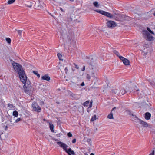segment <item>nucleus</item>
<instances>
[{
	"label": "nucleus",
	"mask_w": 155,
	"mask_h": 155,
	"mask_svg": "<svg viewBox=\"0 0 155 155\" xmlns=\"http://www.w3.org/2000/svg\"><path fill=\"white\" fill-rule=\"evenodd\" d=\"M57 144L59 145L60 147L63 148L64 150L68 155H71L75 154L74 152L72 150L71 148H69L68 150L67 149V147L68 146L64 143L61 142H58Z\"/></svg>",
	"instance_id": "obj_1"
},
{
	"label": "nucleus",
	"mask_w": 155,
	"mask_h": 155,
	"mask_svg": "<svg viewBox=\"0 0 155 155\" xmlns=\"http://www.w3.org/2000/svg\"><path fill=\"white\" fill-rule=\"evenodd\" d=\"M12 65L14 70L18 72V74H21L24 71L22 66L18 63L13 61Z\"/></svg>",
	"instance_id": "obj_2"
},
{
	"label": "nucleus",
	"mask_w": 155,
	"mask_h": 155,
	"mask_svg": "<svg viewBox=\"0 0 155 155\" xmlns=\"http://www.w3.org/2000/svg\"><path fill=\"white\" fill-rule=\"evenodd\" d=\"M23 88L25 93L30 95L32 91V87L30 81L27 82L26 83L24 84Z\"/></svg>",
	"instance_id": "obj_3"
},
{
	"label": "nucleus",
	"mask_w": 155,
	"mask_h": 155,
	"mask_svg": "<svg viewBox=\"0 0 155 155\" xmlns=\"http://www.w3.org/2000/svg\"><path fill=\"white\" fill-rule=\"evenodd\" d=\"M94 11L97 13H100L104 16H105L107 17H109L110 18H112L113 17L115 18V15H117L116 14H114L113 15L110 13L100 9L95 10Z\"/></svg>",
	"instance_id": "obj_4"
},
{
	"label": "nucleus",
	"mask_w": 155,
	"mask_h": 155,
	"mask_svg": "<svg viewBox=\"0 0 155 155\" xmlns=\"http://www.w3.org/2000/svg\"><path fill=\"white\" fill-rule=\"evenodd\" d=\"M142 33L143 35L144 38L147 40L149 41L153 40V37L146 30H143L142 31Z\"/></svg>",
	"instance_id": "obj_5"
},
{
	"label": "nucleus",
	"mask_w": 155,
	"mask_h": 155,
	"mask_svg": "<svg viewBox=\"0 0 155 155\" xmlns=\"http://www.w3.org/2000/svg\"><path fill=\"white\" fill-rule=\"evenodd\" d=\"M18 74L21 81L24 84L26 83L27 82L29 81L27 80V77L25 74L24 71H23L21 74Z\"/></svg>",
	"instance_id": "obj_6"
},
{
	"label": "nucleus",
	"mask_w": 155,
	"mask_h": 155,
	"mask_svg": "<svg viewBox=\"0 0 155 155\" xmlns=\"http://www.w3.org/2000/svg\"><path fill=\"white\" fill-rule=\"evenodd\" d=\"M32 107L33 108V110L38 113L41 112V110L40 107L38 104L36 102H33L32 104Z\"/></svg>",
	"instance_id": "obj_7"
},
{
	"label": "nucleus",
	"mask_w": 155,
	"mask_h": 155,
	"mask_svg": "<svg viewBox=\"0 0 155 155\" xmlns=\"http://www.w3.org/2000/svg\"><path fill=\"white\" fill-rule=\"evenodd\" d=\"M107 27L109 28H114L117 26V23L114 21H109L106 23Z\"/></svg>",
	"instance_id": "obj_8"
},
{
	"label": "nucleus",
	"mask_w": 155,
	"mask_h": 155,
	"mask_svg": "<svg viewBox=\"0 0 155 155\" xmlns=\"http://www.w3.org/2000/svg\"><path fill=\"white\" fill-rule=\"evenodd\" d=\"M139 122L140 124L142 125L144 127H148V124L147 123L142 120H139V121H138L137 122Z\"/></svg>",
	"instance_id": "obj_9"
},
{
	"label": "nucleus",
	"mask_w": 155,
	"mask_h": 155,
	"mask_svg": "<svg viewBox=\"0 0 155 155\" xmlns=\"http://www.w3.org/2000/svg\"><path fill=\"white\" fill-rule=\"evenodd\" d=\"M41 79L43 80L49 81L50 80V78L48 74H47L42 76L41 77Z\"/></svg>",
	"instance_id": "obj_10"
},
{
	"label": "nucleus",
	"mask_w": 155,
	"mask_h": 155,
	"mask_svg": "<svg viewBox=\"0 0 155 155\" xmlns=\"http://www.w3.org/2000/svg\"><path fill=\"white\" fill-rule=\"evenodd\" d=\"M144 114V118L145 119L148 120L150 119L151 117V114L150 113L147 112L145 113Z\"/></svg>",
	"instance_id": "obj_11"
},
{
	"label": "nucleus",
	"mask_w": 155,
	"mask_h": 155,
	"mask_svg": "<svg viewBox=\"0 0 155 155\" xmlns=\"http://www.w3.org/2000/svg\"><path fill=\"white\" fill-rule=\"evenodd\" d=\"M123 62L124 64L125 65H129L130 63L129 61L127 59L125 58L124 60H123Z\"/></svg>",
	"instance_id": "obj_12"
},
{
	"label": "nucleus",
	"mask_w": 155,
	"mask_h": 155,
	"mask_svg": "<svg viewBox=\"0 0 155 155\" xmlns=\"http://www.w3.org/2000/svg\"><path fill=\"white\" fill-rule=\"evenodd\" d=\"M91 76L93 78L97 77V72L93 71L92 72Z\"/></svg>",
	"instance_id": "obj_13"
},
{
	"label": "nucleus",
	"mask_w": 155,
	"mask_h": 155,
	"mask_svg": "<svg viewBox=\"0 0 155 155\" xmlns=\"http://www.w3.org/2000/svg\"><path fill=\"white\" fill-rule=\"evenodd\" d=\"M67 39L68 42H70L72 39V35L70 34L67 36Z\"/></svg>",
	"instance_id": "obj_14"
},
{
	"label": "nucleus",
	"mask_w": 155,
	"mask_h": 155,
	"mask_svg": "<svg viewBox=\"0 0 155 155\" xmlns=\"http://www.w3.org/2000/svg\"><path fill=\"white\" fill-rule=\"evenodd\" d=\"M93 5L94 7L96 8H98L100 6L99 4H98V2L97 1L94 2Z\"/></svg>",
	"instance_id": "obj_15"
},
{
	"label": "nucleus",
	"mask_w": 155,
	"mask_h": 155,
	"mask_svg": "<svg viewBox=\"0 0 155 155\" xmlns=\"http://www.w3.org/2000/svg\"><path fill=\"white\" fill-rule=\"evenodd\" d=\"M57 56L60 60L62 61L63 60V59L62 58L63 56L61 54L59 53H58L57 54Z\"/></svg>",
	"instance_id": "obj_16"
},
{
	"label": "nucleus",
	"mask_w": 155,
	"mask_h": 155,
	"mask_svg": "<svg viewBox=\"0 0 155 155\" xmlns=\"http://www.w3.org/2000/svg\"><path fill=\"white\" fill-rule=\"evenodd\" d=\"M18 113L17 111L15 110L13 112V115L15 117H17L18 116Z\"/></svg>",
	"instance_id": "obj_17"
},
{
	"label": "nucleus",
	"mask_w": 155,
	"mask_h": 155,
	"mask_svg": "<svg viewBox=\"0 0 155 155\" xmlns=\"http://www.w3.org/2000/svg\"><path fill=\"white\" fill-rule=\"evenodd\" d=\"M89 101H87L83 104V105L85 107H87L88 106V104H89Z\"/></svg>",
	"instance_id": "obj_18"
},
{
	"label": "nucleus",
	"mask_w": 155,
	"mask_h": 155,
	"mask_svg": "<svg viewBox=\"0 0 155 155\" xmlns=\"http://www.w3.org/2000/svg\"><path fill=\"white\" fill-rule=\"evenodd\" d=\"M49 127L50 130L52 132H54V125L53 124H49Z\"/></svg>",
	"instance_id": "obj_19"
},
{
	"label": "nucleus",
	"mask_w": 155,
	"mask_h": 155,
	"mask_svg": "<svg viewBox=\"0 0 155 155\" xmlns=\"http://www.w3.org/2000/svg\"><path fill=\"white\" fill-rule=\"evenodd\" d=\"M93 79L92 80L93 81H94V84H96V83H97V81H98L99 79L97 78V77H95L94 78H93Z\"/></svg>",
	"instance_id": "obj_20"
},
{
	"label": "nucleus",
	"mask_w": 155,
	"mask_h": 155,
	"mask_svg": "<svg viewBox=\"0 0 155 155\" xmlns=\"http://www.w3.org/2000/svg\"><path fill=\"white\" fill-rule=\"evenodd\" d=\"M107 117L110 119H113L114 118L113 116V113L111 112L107 116Z\"/></svg>",
	"instance_id": "obj_21"
},
{
	"label": "nucleus",
	"mask_w": 155,
	"mask_h": 155,
	"mask_svg": "<svg viewBox=\"0 0 155 155\" xmlns=\"http://www.w3.org/2000/svg\"><path fill=\"white\" fill-rule=\"evenodd\" d=\"M111 92L114 94H116L118 92V90L117 89H113L112 90Z\"/></svg>",
	"instance_id": "obj_22"
},
{
	"label": "nucleus",
	"mask_w": 155,
	"mask_h": 155,
	"mask_svg": "<svg viewBox=\"0 0 155 155\" xmlns=\"http://www.w3.org/2000/svg\"><path fill=\"white\" fill-rule=\"evenodd\" d=\"M96 116L95 115L93 116L90 120L91 122L94 121V120H96Z\"/></svg>",
	"instance_id": "obj_23"
},
{
	"label": "nucleus",
	"mask_w": 155,
	"mask_h": 155,
	"mask_svg": "<svg viewBox=\"0 0 155 155\" xmlns=\"http://www.w3.org/2000/svg\"><path fill=\"white\" fill-rule=\"evenodd\" d=\"M33 72L34 74H35V75H37V77L39 78L40 77V75L38 74V72L36 71H33Z\"/></svg>",
	"instance_id": "obj_24"
},
{
	"label": "nucleus",
	"mask_w": 155,
	"mask_h": 155,
	"mask_svg": "<svg viewBox=\"0 0 155 155\" xmlns=\"http://www.w3.org/2000/svg\"><path fill=\"white\" fill-rule=\"evenodd\" d=\"M126 112L129 115H131L132 116H134V114L132 113L131 111H130V110H126Z\"/></svg>",
	"instance_id": "obj_25"
},
{
	"label": "nucleus",
	"mask_w": 155,
	"mask_h": 155,
	"mask_svg": "<svg viewBox=\"0 0 155 155\" xmlns=\"http://www.w3.org/2000/svg\"><path fill=\"white\" fill-rule=\"evenodd\" d=\"M15 0H9L8 2V4H11L14 2Z\"/></svg>",
	"instance_id": "obj_26"
},
{
	"label": "nucleus",
	"mask_w": 155,
	"mask_h": 155,
	"mask_svg": "<svg viewBox=\"0 0 155 155\" xmlns=\"http://www.w3.org/2000/svg\"><path fill=\"white\" fill-rule=\"evenodd\" d=\"M6 41L8 43V44H10L11 43V39L9 38H6Z\"/></svg>",
	"instance_id": "obj_27"
},
{
	"label": "nucleus",
	"mask_w": 155,
	"mask_h": 155,
	"mask_svg": "<svg viewBox=\"0 0 155 155\" xmlns=\"http://www.w3.org/2000/svg\"><path fill=\"white\" fill-rule=\"evenodd\" d=\"M114 53L116 54V55L118 57L120 55L119 53L116 50L114 51Z\"/></svg>",
	"instance_id": "obj_28"
},
{
	"label": "nucleus",
	"mask_w": 155,
	"mask_h": 155,
	"mask_svg": "<svg viewBox=\"0 0 155 155\" xmlns=\"http://www.w3.org/2000/svg\"><path fill=\"white\" fill-rule=\"evenodd\" d=\"M120 91H121V94L122 95H124L125 93L127 92V91L126 90H122Z\"/></svg>",
	"instance_id": "obj_29"
},
{
	"label": "nucleus",
	"mask_w": 155,
	"mask_h": 155,
	"mask_svg": "<svg viewBox=\"0 0 155 155\" xmlns=\"http://www.w3.org/2000/svg\"><path fill=\"white\" fill-rule=\"evenodd\" d=\"M147 29L148 31L152 34H154V32L152 31L148 27H147Z\"/></svg>",
	"instance_id": "obj_30"
},
{
	"label": "nucleus",
	"mask_w": 155,
	"mask_h": 155,
	"mask_svg": "<svg viewBox=\"0 0 155 155\" xmlns=\"http://www.w3.org/2000/svg\"><path fill=\"white\" fill-rule=\"evenodd\" d=\"M86 78L89 81H90L91 79V76L89 74H87L86 75Z\"/></svg>",
	"instance_id": "obj_31"
},
{
	"label": "nucleus",
	"mask_w": 155,
	"mask_h": 155,
	"mask_svg": "<svg viewBox=\"0 0 155 155\" xmlns=\"http://www.w3.org/2000/svg\"><path fill=\"white\" fill-rule=\"evenodd\" d=\"M133 116L134 117V119L135 120H138V121H139V120H140V119H139L137 116L134 115V116Z\"/></svg>",
	"instance_id": "obj_32"
},
{
	"label": "nucleus",
	"mask_w": 155,
	"mask_h": 155,
	"mask_svg": "<svg viewBox=\"0 0 155 155\" xmlns=\"http://www.w3.org/2000/svg\"><path fill=\"white\" fill-rule=\"evenodd\" d=\"M8 107H10V108H12L13 107V104L9 103L8 104Z\"/></svg>",
	"instance_id": "obj_33"
},
{
	"label": "nucleus",
	"mask_w": 155,
	"mask_h": 155,
	"mask_svg": "<svg viewBox=\"0 0 155 155\" xmlns=\"http://www.w3.org/2000/svg\"><path fill=\"white\" fill-rule=\"evenodd\" d=\"M18 35L21 36V34L22 32V31L21 30H18Z\"/></svg>",
	"instance_id": "obj_34"
},
{
	"label": "nucleus",
	"mask_w": 155,
	"mask_h": 155,
	"mask_svg": "<svg viewBox=\"0 0 155 155\" xmlns=\"http://www.w3.org/2000/svg\"><path fill=\"white\" fill-rule=\"evenodd\" d=\"M67 136L69 137H72V135L71 132H69L67 134Z\"/></svg>",
	"instance_id": "obj_35"
},
{
	"label": "nucleus",
	"mask_w": 155,
	"mask_h": 155,
	"mask_svg": "<svg viewBox=\"0 0 155 155\" xmlns=\"http://www.w3.org/2000/svg\"><path fill=\"white\" fill-rule=\"evenodd\" d=\"M118 57L122 61H123V60H124V59L125 58L121 56H120V55L118 56Z\"/></svg>",
	"instance_id": "obj_36"
},
{
	"label": "nucleus",
	"mask_w": 155,
	"mask_h": 155,
	"mask_svg": "<svg viewBox=\"0 0 155 155\" xmlns=\"http://www.w3.org/2000/svg\"><path fill=\"white\" fill-rule=\"evenodd\" d=\"M92 103H93V101L92 100H91L90 102L89 108L91 107L92 106Z\"/></svg>",
	"instance_id": "obj_37"
},
{
	"label": "nucleus",
	"mask_w": 155,
	"mask_h": 155,
	"mask_svg": "<svg viewBox=\"0 0 155 155\" xmlns=\"http://www.w3.org/2000/svg\"><path fill=\"white\" fill-rule=\"evenodd\" d=\"M21 120V118H18L16 120H15V123H18Z\"/></svg>",
	"instance_id": "obj_38"
},
{
	"label": "nucleus",
	"mask_w": 155,
	"mask_h": 155,
	"mask_svg": "<svg viewBox=\"0 0 155 155\" xmlns=\"http://www.w3.org/2000/svg\"><path fill=\"white\" fill-rule=\"evenodd\" d=\"M87 142H88L89 144H90L91 142V140L90 139L88 138L87 139Z\"/></svg>",
	"instance_id": "obj_39"
},
{
	"label": "nucleus",
	"mask_w": 155,
	"mask_h": 155,
	"mask_svg": "<svg viewBox=\"0 0 155 155\" xmlns=\"http://www.w3.org/2000/svg\"><path fill=\"white\" fill-rule=\"evenodd\" d=\"M73 64L75 66V67L77 69H79V67L75 63H74Z\"/></svg>",
	"instance_id": "obj_40"
},
{
	"label": "nucleus",
	"mask_w": 155,
	"mask_h": 155,
	"mask_svg": "<svg viewBox=\"0 0 155 155\" xmlns=\"http://www.w3.org/2000/svg\"><path fill=\"white\" fill-rule=\"evenodd\" d=\"M76 139H73L72 141V143H76Z\"/></svg>",
	"instance_id": "obj_41"
},
{
	"label": "nucleus",
	"mask_w": 155,
	"mask_h": 155,
	"mask_svg": "<svg viewBox=\"0 0 155 155\" xmlns=\"http://www.w3.org/2000/svg\"><path fill=\"white\" fill-rule=\"evenodd\" d=\"M154 151L153 150L152 152L149 155H154Z\"/></svg>",
	"instance_id": "obj_42"
},
{
	"label": "nucleus",
	"mask_w": 155,
	"mask_h": 155,
	"mask_svg": "<svg viewBox=\"0 0 155 155\" xmlns=\"http://www.w3.org/2000/svg\"><path fill=\"white\" fill-rule=\"evenodd\" d=\"M85 69V66H84L83 67L82 69L81 70V71H84Z\"/></svg>",
	"instance_id": "obj_43"
},
{
	"label": "nucleus",
	"mask_w": 155,
	"mask_h": 155,
	"mask_svg": "<svg viewBox=\"0 0 155 155\" xmlns=\"http://www.w3.org/2000/svg\"><path fill=\"white\" fill-rule=\"evenodd\" d=\"M90 58V59H91L92 60H93V59L94 58V57L93 56H91ZM93 61H92V62Z\"/></svg>",
	"instance_id": "obj_44"
},
{
	"label": "nucleus",
	"mask_w": 155,
	"mask_h": 155,
	"mask_svg": "<svg viewBox=\"0 0 155 155\" xmlns=\"http://www.w3.org/2000/svg\"><path fill=\"white\" fill-rule=\"evenodd\" d=\"M65 73H66L68 71V68H67V67H66L65 68Z\"/></svg>",
	"instance_id": "obj_45"
},
{
	"label": "nucleus",
	"mask_w": 155,
	"mask_h": 155,
	"mask_svg": "<svg viewBox=\"0 0 155 155\" xmlns=\"http://www.w3.org/2000/svg\"><path fill=\"white\" fill-rule=\"evenodd\" d=\"M84 82H83L81 84V86H84Z\"/></svg>",
	"instance_id": "obj_46"
},
{
	"label": "nucleus",
	"mask_w": 155,
	"mask_h": 155,
	"mask_svg": "<svg viewBox=\"0 0 155 155\" xmlns=\"http://www.w3.org/2000/svg\"><path fill=\"white\" fill-rule=\"evenodd\" d=\"M116 108V107H113V108H112V110H111V112H112V111H113V110H114V109H115Z\"/></svg>",
	"instance_id": "obj_47"
},
{
	"label": "nucleus",
	"mask_w": 155,
	"mask_h": 155,
	"mask_svg": "<svg viewBox=\"0 0 155 155\" xmlns=\"http://www.w3.org/2000/svg\"><path fill=\"white\" fill-rule=\"evenodd\" d=\"M60 9V10L62 12H64V10L62 8H61Z\"/></svg>",
	"instance_id": "obj_48"
},
{
	"label": "nucleus",
	"mask_w": 155,
	"mask_h": 155,
	"mask_svg": "<svg viewBox=\"0 0 155 155\" xmlns=\"http://www.w3.org/2000/svg\"><path fill=\"white\" fill-rule=\"evenodd\" d=\"M126 91H127V92H130V90H127V89H126V90H125Z\"/></svg>",
	"instance_id": "obj_49"
},
{
	"label": "nucleus",
	"mask_w": 155,
	"mask_h": 155,
	"mask_svg": "<svg viewBox=\"0 0 155 155\" xmlns=\"http://www.w3.org/2000/svg\"><path fill=\"white\" fill-rule=\"evenodd\" d=\"M90 155H94V154L93 153H91Z\"/></svg>",
	"instance_id": "obj_50"
},
{
	"label": "nucleus",
	"mask_w": 155,
	"mask_h": 155,
	"mask_svg": "<svg viewBox=\"0 0 155 155\" xmlns=\"http://www.w3.org/2000/svg\"><path fill=\"white\" fill-rule=\"evenodd\" d=\"M50 15H51L53 17V15L51 14V13H50Z\"/></svg>",
	"instance_id": "obj_51"
},
{
	"label": "nucleus",
	"mask_w": 155,
	"mask_h": 155,
	"mask_svg": "<svg viewBox=\"0 0 155 155\" xmlns=\"http://www.w3.org/2000/svg\"><path fill=\"white\" fill-rule=\"evenodd\" d=\"M139 91V89H137V90L136 91Z\"/></svg>",
	"instance_id": "obj_52"
},
{
	"label": "nucleus",
	"mask_w": 155,
	"mask_h": 155,
	"mask_svg": "<svg viewBox=\"0 0 155 155\" xmlns=\"http://www.w3.org/2000/svg\"><path fill=\"white\" fill-rule=\"evenodd\" d=\"M45 119H43V120L45 121Z\"/></svg>",
	"instance_id": "obj_53"
},
{
	"label": "nucleus",
	"mask_w": 155,
	"mask_h": 155,
	"mask_svg": "<svg viewBox=\"0 0 155 155\" xmlns=\"http://www.w3.org/2000/svg\"><path fill=\"white\" fill-rule=\"evenodd\" d=\"M10 122H12V121H11V120H10Z\"/></svg>",
	"instance_id": "obj_54"
},
{
	"label": "nucleus",
	"mask_w": 155,
	"mask_h": 155,
	"mask_svg": "<svg viewBox=\"0 0 155 155\" xmlns=\"http://www.w3.org/2000/svg\"><path fill=\"white\" fill-rule=\"evenodd\" d=\"M88 61V62L91 63V62H89V61Z\"/></svg>",
	"instance_id": "obj_55"
},
{
	"label": "nucleus",
	"mask_w": 155,
	"mask_h": 155,
	"mask_svg": "<svg viewBox=\"0 0 155 155\" xmlns=\"http://www.w3.org/2000/svg\"><path fill=\"white\" fill-rule=\"evenodd\" d=\"M57 139H55V140H56V141H57Z\"/></svg>",
	"instance_id": "obj_56"
},
{
	"label": "nucleus",
	"mask_w": 155,
	"mask_h": 155,
	"mask_svg": "<svg viewBox=\"0 0 155 155\" xmlns=\"http://www.w3.org/2000/svg\"><path fill=\"white\" fill-rule=\"evenodd\" d=\"M85 155H88L87 154H86Z\"/></svg>",
	"instance_id": "obj_57"
},
{
	"label": "nucleus",
	"mask_w": 155,
	"mask_h": 155,
	"mask_svg": "<svg viewBox=\"0 0 155 155\" xmlns=\"http://www.w3.org/2000/svg\"><path fill=\"white\" fill-rule=\"evenodd\" d=\"M118 15L119 16H120V15Z\"/></svg>",
	"instance_id": "obj_58"
},
{
	"label": "nucleus",
	"mask_w": 155,
	"mask_h": 155,
	"mask_svg": "<svg viewBox=\"0 0 155 155\" xmlns=\"http://www.w3.org/2000/svg\"><path fill=\"white\" fill-rule=\"evenodd\" d=\"M154 134H155V131H154Z\"/></svg>",
	"instance_id": "obj_59"
}]
</instances>
